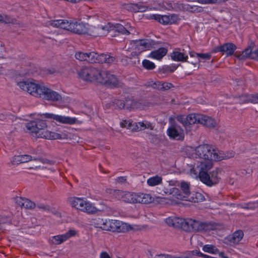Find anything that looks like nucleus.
Instances as JSON below:
<instances>
[{
    "mask_svg": "<svg viewBox=\"0 0 258 258\" xmlns=\"http://www.w3.org/2000/svg\"><path fill=\"white\" fill-rule=\"evenodd\" d=\"M18 85L22 90L35 97L52 102L62 100L61 95L43 85L37 84L31 81H22L19 82Z\"/></svg>",
    "mask_w": 258,
    "mask_h": 258,
    "instance_id": "nucleus-1",
    "label": "nucleus"
},
{
    "mask_svg": "<svg viewBox=\"0 0 258 258\" xmlns=\"http://www.w3.org/2000/svg\"><path fill=\"white\" fill-rule=\"evenodd\" d=\"M18 85L22 90L35 97L52 102L62 100L61 95L43 85L37 84L31 81H22L19 82Z\"/></svg>",
    "mask_w": 258,
    "mask_h": 258,
    "instance_id": "nucleus-2",
    "label": "nucleus"
},
{
    "mask_svg": "<svg viewBox=\"0 0 258 258\" xmlns=\"http://www.w3.org/2000/svg\"><path fill=\"white\" fill-rule=\"evenodd\" d=\"M195 154L199 158L205 160L219 161L222 159V157L219 155L218 151L209 144H203L198 146L195 149Z\"/></svg>",
    "mask_w": 258,
    "mask_h": 258,
    "instance_id": "nucleus-3",
    "label": "nucleus"
},
{
    "mask_svg": "<svg viewBox=\"0 0 258 258\" xmlns=\"http://www.w3.org/2000/svg\"><path fill=\"white\" fill-rule=\"evenodd\" d=\"M67 201L72 207L89 214H93L98 211L97 209L92 204L83 198L70 197Z\"/></svg>",
    "mask_w": 258,
    "mask_h": 258,
    "instance_id": "nucleus-4",
    "label": "nucleus"
},
{
    "mask_svg": "<svg viewBox=\"0 0 258 258\" xmlns=\"http://www.w3.org/2000/svg\"><path fill=\"white\" fill-rule=\"evenodd\" d=\"M187 226L189 229L186 231H207L215 229V225L211 222H204L198 220L191 219H187Z\"/></svg>",
    "mask_w": 258,
    "mask_h": 258,
    "instance_id": "nucleus-5",
    "label": "nucleus"
},
{
    "mask_svg": "<svg viewBox=\"0 0 258 258\" xmlns=\"http://www.w3.org/2000/svg\"><path fill=\"white\" fill-rule=\"evenodd\" d=\"M221 172V169L217 168L209 173L202 172L199 178L203 183L209 186H212L217 184L220 181L221 177L219 175Z\"/></svg>",
    "mask_w": 258,
    "mask_h": 258,
    "instance_id": "nucleus-6",
    "label": "nucleus"
},
{
    "mask_svg": "<svg viewBox=\"0 0 258 258\" xmlns=\"http://www.w3.org/2000/svg\"><path fill=\"white\" fill-rule=\"evenodd\" d=\"M115 60V57L109 54H98L95 52H88L87 62L94 63H112Z\"/></svg>",
    "mask_w": 258,
    "mask_h": 258,
    "instance_id": "nucleus-7",
    "label": "nucleus"
},
{
    "mask_svg": "<svg viewBox=\"0 0 258 258\" xmlns=\"http://www.w3.org/2000/svg\"><path fill=\"white\" fill-rule=\"evenodd\" d=\"M99 69L94 67H85L79 73L80 77L86 81L96 83Z\"/></svg>",
    "mask_w": 258,
    "mask_h": 258,
    "instance_id": "nucleus-8",
    "label": "nucleus"
},
{
    "mask_svg": "<svg viewBox=\"0 0 258 258\" xmlns=\"http://www.w3.org/2000/svg\"><path fill=\"white\" fill-rule=\"evenodd\" d=\"M26 127L27 130L32 133H34L37 136V134H39L40 131L43 130L47 127V125L44 121L39 120L28 122Z\"/></svg>",
    "mask_w": 258,
    "mask_h": 258,
    "instance_id": "nucleus-9",
    "label": "nucleus"
},
{
    "mask_svg": "<svg viewBox=\"0 0 258 258\" xmlns=\"http://www.w3.org/2000/svg\"><path fill=\"white\" fill-rule=\"evenodd\" d=\"M150 18L154 19L163 25H170L177 22L178 20L177 16L175 15L170 16H162L158 14L150 15Z\"/></svg>",
    "mask_w": 258,
    "mask_h": 258,
    "instance_id": "nucleus-10",
    "label": "nucleus"
},
{
    "mask_svg": "<svg viewBox=\"0 0 258 258\" xmlns=\"http://www.w3.org/2000/svg\"><path fill=\"white\" fill-rule=\"evenodd\" d=\"M135 49L142 52L146 50H149L155 47L156 43L151 39H140L135 41Z\"/></svg>",
    "mask_w": 258,
    "mask_h": 258,
    "instance_id": "nucleus-11",
    "label": "nucleus"
},
{
    "mask_svg": "<svg viewBox=\"0 0 258 258\" xmlns=\"http://www.w3.org/2000/svg\"><path fill=\"white\" fill-rule=\"evenodd\" d=\"M110 31H113V25L107 23L104 26L100 25L92 28L90 30V35L94 37L102 36L106 35Z\"/></svg>",
    "mask_w": 258,
    "mask_h": 258,
    "instance_id": "nucleus-12",
    "label": "nucleus"
},
{
    "mask_svg": "<svg viewBox=\"0 0 258 258\" xmlns=\"http://www.w3.org/2000/svg\"><path fill=\"white\" fill-rule=\"evenodd\" d=\"M236 48L237 47L234 44L231 42L226 43L223 45L215 47L213 50V52H221L223 54H226L227 56H231L233 54Z\"/></svg>",
    "mask_w": 258,
    "mask_h": 258,
    "instance_id": "nucleus-13",
    "label": "nucleus"
},
{
    "mask_svg": "<svg viewBox=\"0 0 258 258\" xmlns=\"http://www.w3.org/2000/svg\"><path fill=\"white\" fill-rule=\"evenodd\" d=\"M168 136L170 139L176 140H182L184 139L183 130L179 125H172L167 131Z\"/></svg>",
    "mask_w": 258,
    "mask_h": 258,
    "instance_id": "nucleus-14",
    "label": "nucleus"
},
{
    "mask_svg": "<svg viewBox=\"0 0 258 258\" xmlns=\"http://www.w3.org/2000/svg\"><path fill=\"white\" fill-rule=\"evenodd\" d=\"M243 236L244 234L242 230H237L225 238V243L231 246L237 245L243 238Z\"/></svg>",
    "mask_w": 258,
    "mask_h": 258,
    "instance_id": "nucleus-15",
    "label": "nucleus"
},
{
    "mask_svg": "<svg viewBox=\"0 0 258 258\" xmlns=\"http://www.w3.org/2000/svg\"><path fill=\"white\" fill-rule=\"evenodd\" d=\"M116 198L126 203H135L136 193L124 192L121 190H115Z\"/></svg>",
    "mask_w": 258,
    "mask_h": 258,
    "instance_id": "nucleus-16",
    "label": "nucleus"
},
{
    "mask_svg": "<svg viewBox=\"0 0 258 258\" xmlns=\"http://www.w3.org/2000/svg\"><path fill=\"white\" fill-rule=\"evenodd\" d=\"M76 234L77 231L76 230L71 229L64 234L53 236L51 241L52 244L56 245L60 244L70 238L75 236Z\"/></svg>",
    "mask_w": 258,
    "mask_h": 258,
    "instance_id": "nucleus-17",
    "label": "nucleus"
},
{
    "mask_svg": "<svg viewBox=\"0 0 258 258\" xmlns=\"http://www.w3.org/2000/svg\"><path fill=\"white\" fill-rule=\"evenodd\" d=\"M71 32L78 34H90L85 24L83 23H78L76 21L72 22Z\"/></svg>",
    "mask_w": 258,
    "mask_h": 258,
    "instance_id": "nucleus-18",
    "label": "nucleus"
},
{
    "mask_svg": "<svg viewBox=\"0 0 258 258\" xmlns=\"http://www.w3.org/2000/svg\"><path fill=\"white\" fill-rule=\"evenodd\" d=\"M37 137L44 138L47 140H57L61 139V135L48 131L46 128L39 131V134H37Z\"/></svg>",
    "mask_w": 258,
    "mask_h": 258,
    "instance_id": "nucleus-19",
    "label": "nucleus"
},
{
    "mask_svg": "<svg viewBox=\"0 0 258 258\" xmlns=\"http://www.w3.org/2000/svg\"><path fill=\"white\" fill-rule=\"evenodd\" d=\"M73 21L67 20H54L51 23V25L53 27H58L71 31L72 27V23Z\"/></svg>",
    "mask_w": 258,
    "mask_h": 258,
    "instance_id": "nucleus-20",
    "label": "nucleus"
},
{
    "mask_svg": "<svg viewBox=\"0 0 258 258\" xmlns=\"http://www.w3.org/2000/svg\"><path fill=\"white\" fill-rule=\"evenodd\" d=\"M32 160V157L28 155H22L14 156L11 161L12 165H17L20 164L28 162Z\"/></svg>",
    "mask_w": 258,
    "mask_h": 258,
    "instance_id": "nucleus-21",
    "label": "nucleus"
},
{
    "mask_svg": "<svg viewBox=\"0 0 258 258\" xmlns=\"http://www.w3.org/2000/svg\"><path fill=\"white\" fill-rule=\"evenodd\" d=\"M239 103H258V94H244L239 97Z\"/></svg>",
    "mask_w": 258,
    "mask_h": 258,
    "instance_id": "nucleus-22",
    "label": "nucleus"
},
{
    "mask_svg": "<svg viewBox=\"0 0 258 258\" xmlns=\"http://www.w3.org/2000/svg\"><path fill=\"white\" fill-rule=\"evenodd\" d=\"M153 201L152 197L150 194L144 193H136L135 203L147 204Z\"/></svg>",
    "mask_w": 258,
    "mask_h": 258,
    "instance_id": "nucleus-23",
    "label": "nucleus"
},
{
    "mask_svg": "<svg viewBox=\"0 0 258 258\" xmlns=\"http://www.w3.org/2000/svg\"><path fill=\"white\" fill-rule=\"evenodd\" d=\"M212 161L214 160H205L204 161L201 162L200 164L198 166L199 168V176L200 177L201 174L202 172L208 173V171L212 168L213 163Z\"/></svg>",
    "mask_w": 258,
    "mask_h": 258,
    "instance_id": "nucleus-24",
    "label": "nucleus"
},
{
    "mask_svg": "<svg viewBox=\"0 0 258 258\" xmlns=\"http://www.w3.org/2000/svg\"><path fill=\"white\" fill-rule=\"evenodd\" d=\"M154 126L153 123L147 120L138 122L135 128H132L133 130L135 131H139L144 130L145 129H149L153 130Z\"/></svg>",
    "mask_w": 258,
    "mask_h": 258,
    "instance_id": "nucleus-25",
    "label": "nucleus"
},
{
    "mask_svg": "<svg viewBox=\"0 0 258 258\" xmlns=\"http://www.w3.org/2000/svg\"><path fill=\"white\" fill-rule=\"evenodd\" d=\"M164 192L166 195L170 196V198L172 200L176 199L180 200H184V197L182 196L181 192L177 188L172 187L169 190L164 191Z\"/></svg>",
    "mask_w": 258,
    "mask_h": 258,
    "instance_id": "nucleus-26",
    "label": "nucleus"
},
{
    "mask_svg": "<svg viewBox=\"0 0 258 258\" xmlns=\"http://www.w3.org/2000/svg\"><path fill=\"white\" fill-rule=\"evenodd\" d=\"M110 231L117 232H124V226L123 224L118 220H111V224Z\"/></svg>",
    "mask_w": 258,
    "mask_h": 258,
    "instance_id": "nucleus-27",
    "label": "nucleus"
},
{
    "mask_svg": "<svg viewBox=\"0 0 258 258\" xmlns=\"http://www.w3.org/2000/svg\"><path fill=\"white\" fill-rule=\"evenodd\" d=\"M167 49L164 47H161L157 50L152 51L149 56L152 58L161 60L167 53Z\"/></svg>",
    "mask_w": 258,
    "mask_h": 258,
    "instance_id": "nucleus-28",
    "label": "nucleus"
},
{
    "mask_svg": "<svg viewBox=\"0 0 258 258\" xmlns=\"http://www.w3.org/2000/svg\"><path fill=\"white\" fill-rule=\"evenodd\" d=\"M171 57L174 61L187 62L188 55L183 52L174 51L171 54Z\"/></svg>",
    "mask_w": 258,
    "mask_h": 258,
    "instance_id": "nucleus-29",
    "label": "nucleus"
},
{
    "mask_svg": "<svg viewBox=\"0 0 258 258\" xmlns=\"http://www.w3.org/2000/svg\"><path fill=\"white\" fill-rule=\"evenodd\" d=\"M105 82L103 85H105L107 86L112 87L116 86L118 85V80L117 78L110 72L107 71V75L105 77Z\"/></svg>",
    "mask_w": 258,
    "mask_h": 258,
    "instance_id": "nucleus-30",
    "label": "nucleus"
},
{
    "mask_svg": "<svg viewBox=\"0 0 258 258\" xmlns=\"http://www.w3.org/2000/svg\"><path fill=\"white\" fill-rule=\"evenodd\" d=\"M202 115L201 114L192 113L186 116V123L192 124L195 123H201L202 120Z\"/></svg>",
    "mask_w": 258,
    "mask_h": 258,
    "instance_id": "nucleus-31",
    "label": "nucleus"
},
{
    "mask_svg": "<svg viewBox=\"0 0 258 258\" xmlns=\"http://www.w3.org/2000/svg\"><path fill=\"white\" fill-rule=\"evenodd\" d=\"M54 120L62 123L73 124L76 122L77 119L70 117H66L61 115H56Z\"/></svg>",
    "mask_w": 258,
    "mask_h": 258,
    "instance_id": "nucleus-32",
    "label": "nucleus"
},
{
    "mask_svg": "<svg viewBox=\"0 0 258 258\" xmlns=\"http://www.w3.org/2000/svg\"><path fill=\"white\" fill-rule=\"evenodd\" d=\"M205 200L204 196L200 192L191 193L186 201L194 202L199 203L204 201Z\"/></svg>",
    "mask_w": 258,
    "mask_h": 258,
    "instance_id": "nucleus-33",
    "label": "nucleus"
},
{
    "mask_svg": "<svg viewBox=\"0 0 258 258\" xmlns=\"http://www.w3.org/2000/svg\"><path fill=\"white\" fill-rule=\"evenodd\" d=\"M201 124L208 127H214L216 126L217 123L212 118L203 114L202 120H201Z\"/></svg>",
    "mask_w": 258,
    "mask_h": 258,
    "instance_id": "nucleus-34",
    "label": "nucleus"
},
{
    "mask_svg": "<svg viewBox=\"0 0 258 258\" xmlns=\"http://www.w3.org/2000/svg\"><path fill=\"white\" fill-rule=\"evenodd\" d=\"M180 188L182 190L181 192L182 196L184 197V200L186 201L191 194L190 191V184L187 182L182 181L180 183Z\"/></svg>",
    "mask_w": 258,
    "mask_h": 258,
    "instance_id": "nucleus-35",
    "label": "nucleus"
},
{
    "mask_svg": "<svg viewBox=\"0 0 258 258\" xmlns=\"http://www.w3.org/2000/svg\"><path fill=\"white\" fill-rule=\"evenodd\" d=\"M174 224V228H180L185 231L189 229L188 226H187V219L176 217Z\"/></svg>",
    "mask_w": 258,
    "mask_h": 258,
    "instance_id": "nucleus-36",
    "label": "nucleus"
},
{
    "mask_svg": "<svg viewBox=\"0 0 258 258\" xmlns=\"http://www.w3.org/2000/svg\"><path fill=\"white\" fill-rule=\"evenodd\" d=\"M162 182V177L161 176L156 175L149 178L147 181V184L151 186H154L159 185Z\"/></svg>",
    "mask_w": 258,
    "mask_h": 258,
    "instance_id": "nucleus-37",
    "label": "nucleus"
},
{
    "mask_svg": "<svg viewBox=\"0 0 258 258\" xmlns=\"http://www.w3.org/2000/svg\"><path fill=\"white\" fill-rule=\"evenodd\" d=\"M125 109L132 110L137 109L136 99L133 98H125Z\"/></svg>",
    "mask_w": 258,
    "mask_h": 258,
    "instance_id": "nucleus-38",
    "label": "nucleus"
},
{
    "mask_svg": "<svg viewBox=\"0 0 258 258\" xmlns=\"http://www.w3.org/2000/svg\"><path fill=\"white\" fill-rule=\"evenodd\" d=\"M137 109H145L150 106L151 103L144 99H136Z\"/></svg>",
    "mask_w": 258,
    "mask_h": 258,
    "instance_id": "nucleus-39",
    "label": "nucleus"
},
{
    "mask_svg": "<svg viewBox=\"0 0 258 258\" xmlns=\"http://www.w3.org/2000/svg\"><path fill=\"white\" fill-rule=\"evenodd\" d=\"M113 31L125 35L130 34L129 30H127L123 26L120 24H116L115 25H113Z\"/></svg>",
    "mask_w": 258,
    "mask_h": 258,
    "instance_id": "nucleus-40",
    "label": "nucleus"
},
{
    "mask_svg": "<svg viewBox=\"0 0 258 258\" xmlns=\"http://www.w3.org/2000/svg\"><path fill=\"white\" fill-rule=\"evenodd\" d=\"M253 51H252L250 48L245 49L242 53L237 55V58L239 59H244L247 58H250L252 59V54Z\"/></svg>",
    "mask_w": 258,
    "mask_h": 258,
    "instance_id": "nucleus-41",
    "label": "nucleus"
},
{
    "mask_svg": "<svg viewBox=\"0 0 258 258\" xmlns=\"http://www.w3.org/2000/svg\"><path fill=\"white\" fill-rule=\"evenodd\" d=\"M98 74H98L97 76L96 83L103 84L105 81H106L105 79L106 78L105 77L107 75V71H102L99 69Z\"/></svg>",
    "mask_w": 258,
    "mask_h": 258,
    "instance_id": "nucleus-42",
    "label": "nucleus"
},
{
    "mask_svg": "<svg viewBox=\"0 0 258 258\" xmlns=\"http://www.w3.org/2000/svg\"><path fill=\"white\" fill-rule=\"evenodd\" d=\"M162 86L161 81L153 82V81H148L146 84V86L148 87H152L154 89H157L161 91Z\"/></svg>",
    "mask_w": 258,
    "mask_h": 258,
    "instance_id": "nucleus-43",
    "label": "nucleus"
},
{
    "mask_svg": "<svg viewBox=\"0 0 258 258\" xmlns=\"http://www.w3.org/2000/svg\"><path fill=\"white\" fill-rule=\"evenodd\" d=\"M113 104L115 106V108L119 109H125V100H119L116 99L113 101Z\"/></svg>",
    "mask_w": 258,
    "mask_h": 258,
    "instance_id": "nucleus-44",
    "label": "nucleus"
},
{
    "mask_svg": "<svg viewBox=\"0 0 258 258\" xmlns=\"http://www.w3.org/2000/svg\"><path fill=\"white\" fill-rule=\"evenodd\" d=\"M104 220L101 218H97L93 219L92 225L95 227L103 229V225L104 223Z\"/></svg>",
    "mask_w": 258,
    "mask_h": 258,
    "instance_id": "nucleus-45",
    "label": "nucleus"
},
{
    "mask_svg": "<svg viewBox=\"0 0 258 258\" xmlns=\"http://www.w3.org/2000/svg\"><path fill=\"white\" fill-rule=\"evenodd\" d=\"M144 68L148 70H152L155 68V64L152 61L147 59H144L142 62Z\"/></svg>",
    "mask_w": 258,
    "mask_h": 258,
    "instance_id": "nucleus-46",
    "label": "nucleus"
},
{
    "mask_svg": "<svg viewBox=\"0 0 258 258\" xmlns=\"http://www.w3.org/2000/svg\"><path fill=\"white\" fill-rule=\"evenodd\" d=\"M88 52L78 51L75 54L76 58L80 61H86L87 59Z\"/></svg>",
    "mask_w": 258,
    "mask_h": 258,
    "instance_id": "nucleus-47",
    "label": "nucleus"
},
{
    "mask_svg": "<svg viewBox=\"0 0 258 258\" xmlns=\"http://www.w3.org/2000/svg\"><path fill=\"white\" fill-rule=\"evenodd\" d=\"M36 207V204L28 199H25L23 208L28 209H33Z\"/></svg>",
    "mask_w": 258,
    "mask_h": 258,
    "instance_id": "nucleus-48",
    "label": "nucleus"
},
{
    "mask_svg": "<svg viewBox=\"0 0 258 258\" xmlns=\"http://www.w3.org/2000/svg\"><path fill=\"white\" fill-rule=\"evenodd\" d=\"M203 249L205 252H211L213 253H216L218 251V249L216 248V247L213 245H205L204 246Z\"/></svg>",
    "mask_w": 258,
    "mask_h": 258,
    "instance_id": "nucleus-49",
    "label": "nucleus"
},
{
    "mask_svg": "<svg viewBox=\"0 0 258 258\" xmlns=\"http://www.w3.org/2000/svg\"><path fill=\"white\" fill-rule=\"evenodd\" d=\"M3 18H2L1 23H3L5 24H10V23H14L15 22V20L10 16L6 15H2Z\"/></svg>",
    "mask_w": 258,
    "mask_h": 258,
    "instance_id": "nucleus-50",
    "label": "nucleus"
},
{
    "mask_svg": "<svg viewBox=\"0 0 258 258\" xmlns=\"http://www.w3.org/2000/svg\"><path fill=\"white\" fill-rule=\"evenodd\" d=\"M173 85L169 82H162V86L161 91H167L172 88H173Z\"/></svg>",
    "mask_w": 258,
    "mask_h": 258,
    "instance_id": "nucleus-51",
    "label": "nucleus"
},
{
    "mask_svg": "<svg viewBox=\"0 0 258 258\" xmlns=\"http://www.w3.org/2000/svg\"><path fill=\"white\" fill-rule=\"evenodd\" d=\"M37 207L42 211H49L50 210V207L48 205L42 204V203H38L37 205Z\"/></svg>",
    "mask_w": 258,
    "mask_h": 258,
    "instance_id": "nucleus-52",
    "label": "nucleus"
},
{
    "mask_svg": "<svg viewBox=\"0 0 258 258\" xmlns=\"http://www.w3.org/2000/svg\"><path fill=\"white\" fill-rule=\"evenodd\" d=\"M120 125L122 128H127L130 129L132 126V123L128 120H123L121 122H120Z\"/></svg>",
    "mask_w": 258,
    "mask_h": 258,
    "instance_id": "nucleus-53",
    "label": "nucleus"
},
{
    "mask_svg": "<svg viewBox=\"0 0 258 258\" xmlns=\"http://www.w3.org/2000/svg\"><path fill=\"white\" fill-rule=\"evenodd\" d=\"M176 219V217H169L166 219L165 222L168 226L174 227V221H175Z\"/></svg>",
    "mask_w": 258,
    "mask_h": 258,
    "instance_id": "nucleus-54",
    "label": "nucleus"
},
{
    "mask_svg": "<svg viewBox=\"0 0 258 258\" xmlns=\"http://www.w3.org/2000/svg\"><path fill=\"white\" fill-rule=\"evenodd\" d=\"M25 199V198H23L20 197H17L15 198V203L17 204V205H18L21 208H23V206L24 205Z\"/></svg>",
    "mask_w": 258,
    "mask_h": 258,
    "instance_id": "nucleus-55",
    "label": "nucleus"
},
{
    "mask_svg": "<svg viewBox=\"0 0 258 258\" xmlns=\"http://www.w3.org/2000/svg\"><path fill=\"white\" fill-rule=\"evenodd\" d=\"M111 220H107L106 219L104 220V223L103 225V229L105 230H109L110 229Z\"/></svg>",
    "mask_w": 258,
    "mask_h": 258,
    "instance_id": "nucleus-56",
    "label": "nucleus"
},
{
    "mask_svg": "<svg viewBox=\"0 0 258 258\" xmlns=\"http://www.w3.org/2000/svg\"><path fill=\"white\" fill-rule=\"evenodd\" d=\"M135 6L137 8L138 11L139 12H145L148 9V7L141 4H137L135 5Z\"/></svg>",
    "mask_w": 258,
    "mask_h": 258,
    "instance_id": "nucleus-57",
    "label": "nucleus"
},
{
    "mask_svg": "<svg viewBox=\"0 0 258 258\" xmlns=\"http://www.w3.org/2000/svg\"><path fill=\"white\" fill-rule=\"evenodd\" d=\"M198 57L205 59H210L211 55L209 53H199Z\"/></svg>",
    "mask_w": 258,
    "mask_h": 258,
    "instance_id": "nucleus-58",
    "label": "nucleus"
},
{
    "mask_svg": "<svg viewBox=\"0 0 258 258\" xmlns=\"http://www.w3.org/2000/svg\"><path fill=\"white\" fill-rule=\"evenodd\" d=\"M42 116H43L45 118H48V119H51L53 120H54L55 116H56L55 114H53L52 113H45L41 115Z\"/></svg>",
    "mask_w": 258,
    "mask_h": 258,
    "instance_id": "nucleus-59",
    "label": "nucleus"
},
{
    "mask_svg": "<svg viewBox=\"0 0 258 258\" xmlns=\"http://www.w3.org/2000/svg\"><path fill=\"white\" fill-rule=\"evenodd\" d=\"M116 180L117 182H118L119 183H123L126 182V177H125V176H120V177H117L116 179Z\"/></svg>",
    "mask_w": 258,
    "mask_h": 258,
    "instance_id": "nucleus-60",
    "label": "nucleus"
},
{
    "mask_svg": "<svg viewBox=\"0 0 258 258\" xmlns=\"http://www.w3.org/2000/svg\"><path fill=\"white\" fill-rule=\"evenodd\" d=\"M252 59L258 60V49L253 50V52L252 54Z\"/></svg>",
    "mask_w": 258,
    "mask_h": 258,
    "instance_id": "nucleus-61",
    "label": "nucleus"
},
{
    "mask_svg": "<svg viewBox=\"0 0 258 258\" xmlns=\"http://www.w3.org/2000/svg\"><path fill=\"white\" fill-rule=\"evenodd\" d=\"M100 258H111L109 254L106 251H103L100 253Z\"/></svg>",
    "mask_w": 258,
    "mask_h": 258,
    "instance_id": "nucleus-62",
    "label": "nucleus"
},
{
    "mask_svg": "<svg viewBox=\"0 0 258 258\" xmlns=\"http://www.w3.org/2000/svg\"><path fill=\"white\" fill-rule=\"evenodd\" d=\"M156 258H174V257L169 255L160 254L157 255Z\"/></svg>",
    "mask_w": 258,
    "mask_h": 258,
    "instance_id": "nucleus-63",
    "label": "nucleus"
},
{
    "mask_svg": "<svg viewBox=\"0 0 258 258\" xmlns=\"http://www.w3.org/2000/svg\"><path fill=\"white\" fill-rule=\"evenodd\" d=\"M189 55L190 57H198V54H199L198 53H196V52L194 51H191L189 52Z\"/></svg>",
    "mask_w": 258,
    "mask_h": 258,
    "instance_id": "nucleus-64",
    "label": "nucleus"
}]
</instances>
